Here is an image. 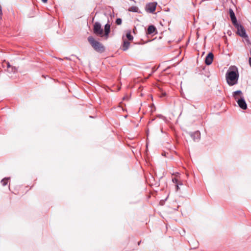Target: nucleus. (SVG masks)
Here are the masks:
<instances>
[{
	"instance_id": "nucleus-1",
	"label": "nucleus",
	"mask_w": 251,
	"mask_h": 251,
	"mask_svg": "<svg viewBox=\"0 0 251 251\" xmlns=\"http://www.w3.org/2000/svg\"><path fill=\"white\" fill-rule=\"evenodd\" d=\"M226 78L227 83L230 86L238 83L239 73L236 67H230L226 74Z\"/></svg>"
},
{
	"instance_id": "nucleus-2",
	"label": "nucleus",
	"mask_w": 251,
	"mask_h": 251,
	"mask_svg": "<svg viewBox=\"0 0 251 251\" xmlns=\"http://www.w3.org/2000/svg\"><path fill=\"white\" fill-rule=\"evenodd\" d=\"M88 41L93 49L97 52L101 53L104 50V47L100 42L97 41L93 36H89Z\"/></svg>"
},
{
	"instance_id": "nucleus-3",
	"label": "nucleus",
	"mask_w": 251,
	"mask_h": 251,
	"mask_svg": "<svg viewBox=\"0 0 251 251\" xmlns=\"http://www.w3.org/2000/svg\"><path fill=\"white\" fill-rule=\"evenodd\" d=\"M93 33L97 36H103V30L101 27V24L96 22L94 24Z\"/></svg>"
},
{
	"instance_id": "nucleus-4",
	"label": "nucleus",
	"mask_w": 251,
	"mask_h": 251,
	"mask_svg": "<svg viewBox=\"0 0 251 251\" xmlns=\"http://www.w3.org/2000/svg\"><path fill=\"white\" fill-rule=\"evenodd\" d=\"M237 29V33L242 37H247V35L244 26L237 23L233 25Z\"/></svg>"
},
{
	"instance_id": "nucleus-5",
	"label": "nucleus",
	"mask_w": 251,
	"mask_h": 251,
	"mask_svg": "<svg viewBox=\"0 0 251 251\" xmlns=\"http://www.w3.org/2000/svg\"><path fill=\"white\" fill-rule=\"evenodd\" d=\"M156 7V3L154 2H151L147 4L146 6L145 9L147 12L152 13H153Z\"/></svg>"
},
{
	"instance_id": "nucleus-6",
	"label": "nucleus",
	"mask_w": 251,
	"mask_h": 251,
	"mask_svg": "<svg viewBox=\"0 0 251 251\" xmlns=\"http://www.w3.org/2000/svg\"><path fill=\"white\" fill-rule=\"evenodd\" d=\"M237 102L239 106L243 110H246L247 108V103L244 98H241L237 100Z\"/></svg>"
},
{
	"instance_id": "nucleus-7",
	"label": "nucleus",
	"mask_w": 251,
	"mask_h": 251,
	"mask_svg": "<svg viewBox=\"0 0 251 251\" xmlns=\"http://www.w3.org/2000/svg\"><path fill=\"white\" fill-rule=\"evenodd\" d=\"M214 55L212 52H209L206 56L205 63L207 65H210L213 60Z\"/></svg>"
},
{
	"instance_id": "nucleus-8",
	"label": "nucleus",
	"mask_w": 251,
	"mask_h": 251,
	"mask_svg": "<svg viewBox=\"0 0 251 251\" xmlns=\"http://www.w3.org/2000/svg\"><path fill=\"white\" fill-rule=\"evenodd\" d=\"M229 14L232 23L233 25L236 24L237 23H238L235 13L233 10L231 8L229 9Z\"/></svg>"
},
{
	"instance_id": "nucleus-9",
	"label": "nucleus",
	"mask_w": 251,
	"mask_h": 251,
	"mask_svg": "<svg viewBox=\"0 0 251 251\" xmlns=\"http://www.w3.org/2000/svg\"><path fill=\"white\" fill-rule=\"evenodd\" d=\"M233 97L236 101L241 99V98H244L243 93L241 91L238 90L233 93Z\"/></svg>"
},
{
	"instance_id": "nucleus-10",
	"label": "nucleus",
	"mask_w": 251,
	"mask_h": 251,
	"mask_svg": "<svg viewBox=\"0 0 251 251\" xmlns=\"http://www.w3.org/2000/svg\"><path fill=\"white\" fill-rule=\"evenodd\" d=\"M110 31V25L108 24H106L104 26V35L106 37V39H107L108 37V35Z\"/></svg>"
},
{
	"instance_id": "nucleus-11",
	"label": "nucleus",
	"mask_w": 251,
	"mask_h": 251,
	"mask_svg": "<svg viewBox=\"0 0 251 251\" xmlns=\"http://www.w3.org/2000/svg\"><path fill=\"white\" fill-rule=\"evenodd\" d=\"M156 29L155 27L153 25H151L149 26L148 28L147 33L149 34H151L154 33L156 31Z\"/></svg>"
},
{
	"instance_id": "nucleus-12",
	"label": "nucleus",
	"mask_w": 251,
	"mask_h": 251,
	"mask_svg": "<svg viewBox=\"0 0 251 251\" xmlns=\"http://www.w3.org/2000/svg\"><path fill=\"white\" fill-rule=\"evenodd\" d=\"M130 43L128 41H124L123 45H122V50L124 51L126 50L129 47Z\"/></svg>"
},
{
	"instance_id": "nucleus-13",
	"label": "nucleus",
	"mask_w": 251,
	"mask_h": 251,
	"mask_svg": "<svg viewBox=\"0 0 251 251\" xmlns=\"http://www.w3.org/2000/svg\"><path fill=\"white\" fill-rule=\"evenodd\" d=\"M128 11L130 12H136L141 13V12L139 9L138 7L135 6H132L128 8Z\"/></svg>"
},
{
	"instance_id": "nucleus-14",
	"label": "nucleus",
	"mask_w": 251,
	"mask_h": 251,
	"mask_svg": "<svg viewBox=\"0 0 251 251\" xmlns=\"http://www.w3.org/2000/svg\"><path fill=\"white\" fill-rule=\"evenodd\" d=\"M9 181V178L5 177L1 181V183L3 186H5L7 184Z\"/></svg>"
},
{
	"instance_id": "nucleus-15",
	"label": "nucleus",
	"mask_w": 251,
	"mask_h": 251,
	"mask_svg": "<svg viewBox=\"0 0 251 251\" xmlns=\"http://www.w3.org/2000/svg\"><path fill=\"white\" fill-rule=\"evenodd\" d=\"M194 136H196L197 138L198 139L200 138V134L198 131L195 132V133L191 134V137L194 139V140H195Z\"/></svg>"
},
{
	"instance_id": "nucleus-16",
	"label": "nucleus",
	"mask_w": 251,
	"mask_h": 251,
	"mask_svg": "<svg viewBox=\"0 0 251 251\" xmlns=\"http://www.w3.org/2000/svg\"><path fill=\"white\" fill-rule=\"evenodd\" d=\"M126 37L128 40L131 41L133 39V37L132 35H131L130 31H129L127 32Z\"/></svg>"
},
{
	"instance_id": "nucleus-17",
	"label": "nucleus",
	"mask_w": 251,
	"mask_h": 251,
	"mask_svg": "<svg viewBox=\"0 0 251 251\" xmlns=\"http://www.w3.org/2000/svg\"><path fill=\"white\" fill-rule=\"evenodd\" d=\"M122 20L120 18H118L116 19V24L118 25H121L122 24Z\"/></svg>"
},
{
	"instance_id": "nucleus-18",
	"label": "nucleus",
	"mask_w": 251,
	"mask_h": 251,
	"mask_svg": "<svg viewBox=\"0 0 251 251\" xmlns=\"http://www.w3.org/2000/svg\"><path fill=\"white\" fill-rule=\"evenodd\" d=\"M5 64L6 65L7 69H10L11 68V65H10L9 62H5ZM8 71H9V70H8Z\"/></svg>"
},
{
	"instance_id": "nucleus-19",
	"label": "nucleus",
	"mask_w": 251,
	"mask_h": 251,
	"mask_svg": "<svg viewBox=\"0 0 251 251\" xmlns=\"http://www.w3.org/2000/svg\"><path fill=\"white\" fill-rule=\"evenodd\" d=\"M182 183H178L176 184V191H178L179 190V185H182Z\"/></svg>"
},
{
	"instance_id": "nucleus-20",
	"label": "nucleus",
	"mask_w": 251,
	"mask_h": 251,
	"mask_svg": "<svg viewBox=\"0 0 251 251\" xmlns=\"http://www.w3.org/2000/svg\"><path fill=\"white\" fill-rule=\"evenodd\" d=\"M172 181L174 183H176V184L178 183V180L176 178H173Z\"/></svg>"
},
{
	"instance_id": "nucleus-21",
	"label": "nucleus",
	"mask_w": 251,
	"mask_h": 251,
	"mask_svg": "<svg viewBox=\"0 0 251 251\" xmlns=\"http://www.w3.org/2000/svg\"><path fill=\"white\" fill-rule=\"evenodd\" d=\"M48 0H42V1L44 3H46L47 2Z\"/></svg>"
},
{
	"instance_id": "nucleus-22",
	"label": "nucleus",
	"mask_w": 251,
	"mask_h": 251,
	"mask_svg": "<svg viewBox=\"0 0 251 251\" xmlns=\"http://www.w3.org/2000/svg\"><path fill=\"white\" fill-rule=\"evenodd\" d=\"M158 117H159V118H164L162 115H159V116H158Z\"/></svg>"
},
{
	"instance_id": "nucleus-23",
	"label": "nucleus",
	"mask_w": 251,
	"mask_h": 251,
	"mask_svg": "<svg viewBox=\"0 0 251 251\" xmlns=\"http://www.w3.org/2000/svg\"><path fill=\"white\" fill-rule=\"evenodd\" d=\"M250 53H251V50H250Z\"/></svg>"
}]
</instances>
